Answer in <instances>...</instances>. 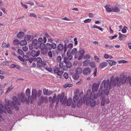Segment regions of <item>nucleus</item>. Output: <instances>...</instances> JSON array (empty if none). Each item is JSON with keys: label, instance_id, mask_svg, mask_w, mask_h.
I'll use <instances>...</instances> for the list:
<instances>
[{"label": "nucleus", "instance_id": "obj_47", "mask_svg": "<svg viewBox=\"0 0 131 131\" xmlns=\"http://www.w3.org/2000/svg\"><path fill=\"white\" fill-rule=\"evenodd\" d=\"M57 61L58 62H60L62 60V57L60 56H58L57 58Z\"/></svg>", "mask_w": 131, "mask_h": 131}, {"label": "nucleus", "instance_id": "obj_8", "mask_svg": "<svg viewBox=\"0 0 131 131\" xmlns=\"http://www.w3.org/2000/svg\"><path fill=\"white\" fill-rule=\"evenodd\" d=\"M67 56L64 58V63H67V62H70V60L72 58V56L69 55V53H67Z\"/></svg>", "mask_w": 131, "mask_h": 131}, {"label": "nucleus", "instance_id": "obj_37", "mask_svg": "<svg viewBox=\"0 0 131 131\" xmlns=\"http://www.w3.org/2000/svg\"><path fill=\"white\" fill-rule=\"evenodd\" d=\"M36 60L37 62L38 63H42V59L40 57H37L36 59Z\"/></svg>", "mask_w": 131, "mask_h": 131}, {"label": "nucleus", "instance_id": "obj_21", "mask_svg": "<svg viewBox=\"0 0 131 131\" xmlns=\"http://www.w3.org/2000/svg\"><path fill=\"white\" fill-rule=\"evenodd\" d=\"M92 98V99L91 98L90 100V103L91 107H93L95 106L96 104V101L94 99H93V98Z\"/></svg>", "mask_w": 131, "mask_h": 131}, {"label": "nucleus", "instance_id": "obj_20", "mask_svg": "<svg viewBox=\"0 0 131 131\" xmlns=\"http://www.w3.org/2000/svg\"><path fill=\"white\" fill-rule=\"evenodd\" d=\"M75 71L77 74H81L82 72V69L80 67H78L76 69Z\"/></svg>", "mask_w": 131, "mask_h": 131}, {"label": "nucleus", "instance_id": "obj_22", "mask_svg": "<svg viewBox=\"0 0 131 131\" xmlns=\"http://www.w3.org/2000/svg\"><path fill=\"white\" fill-rule=\"evenodd\" d=\"M94 94H95L94 93H92L91 91L90 90H88L87 93L86 94V95H87L88 96H90L91 98H93Z\"/></svg>", "mask_w": 131, "mask_h": 131}, {"label": "nucleus", "instance_id": "obj_57", "mask_svg": "<svg viewBox=\"0 0 131 131\" xmlns=\"http://www.w3.org/2000/svg\"><path fill=\"white\" fill-rule=\"evenodd\" d=\"M48 90L45 89H43V93L45 95H47L48 93Z\"/></svg>", "mask_w": 131, "mask_h": 131}, {"label": "nucleus", "instance_id": "obj_62", "mask_svg": "<svg viewBox=\"0 0 131 131\" xmlns=\"http://www.w3.org/2000/svg\"><path fill=\"white\" fill-rule=\"evenodd\" d=\"M60 68L59 67L57 68L54 69L53 71L54 72H59V71H60Z\"/></svg>", "mask_w": 131, "mask_h": 131}, {"label": "nucleus", "instance_id": "obj_54", "mask_svg": "<svg viewBox=\"0 0 131 131\" xmlns=\"http://www.w3.org/2000/svg\"><path fill=\"white\" fill-rule=\"evenodd\" d=\"M23 57H22L21 56H18V58L21 61H24L25 60V57L24 58H23L24 56V55L22 56Z\"/></svg>", "mask_w": 131, "mask_h": 131}, {"label": "nucleus", "instance_id": "obj_9", "mask_svg": "<svg viewBox=\"0 0 131 131\" xmlns=\"http://www.w3.org/2000/svg\"><path fill=\"white\" fill-rule=\"evenodd\" d=\"M31 52L32 56L34 57L38 56L40 53V51L39 50L36 51L35 50H32Z\"/></svg>", "mask_w": 131, "mask_h": 131}, {"label": "nucleus", "instance_id": "obj_3", "mask_svg": "<svg viewBox=\"0 0 131 131\" xmlns=\"http://www.w3.org/2000/svg\"><path fill=\"white\" fill-rule=\"evenodd\" d=\"M112 77H111L110 83H109V89L110 90L111 89L112 85L113 84L114 86H115L116 84L118 86H120L122 83L121 79L120 77L118 78V77H116L114 79V81L112 80Z\"/></svg>", "mask_w": 131, "mask_h": 131}, {"label": "nucleus", "instance_id": "obj_56", "mask_svg": "<svg viewBox=\"0 0 131 131\" xmlns=\"http://www.w3.org/2000/svg\"><path fill=\"white\" fill-rule=\"evenodd\" d=\"M39 99L40 103H43L44 100V97H43V96H41L40 97Z\"/></svg>", "mask_w": 131, "mask_h": 131}, {"label": "nucleus", "instance_id": "obj_44", "mask_svg": "<svg viewBox=\"0 0 131 131\" xmlns=\"http://www.w3.org/2000/svg\"><path fill=\"white\" fill-rule=\"evenodd\" d=\"M93 28H97L102 31H103V29L102 28L100 27H98L96 25H94V26L93 27Z\"/></svg>", "mask_w": 131, "mask_h": 131}, {"label": "nucleus", "instance_id": "obj_55", "mask_svg": "<svg viewBox=\"0 0 131 131\" xmlns=\"http://www.w3.org/2000/svg\"><path fill=\"white\" fill-rule=\"evenodd\" d=\"M77 49L76 48H74L72 50V51L71 52V54L74 55L76 52L77 51Z\"/></svg>", "mask_w": 131, "mask_h": 131}, {"label": "nucleus", "instance_id": "obj_29", "mask_svg": "<svg viewBox=\"0 0 131 131\" xmlns=\"http://www.w3.org/2000/svg\"><path fill=\"white\" fill-rule=\"evenodd\" d=\"M72 99L69 98L67 100V105L68 106H70L71 105L72 102Z\"/></svg>", "mask_w": 131, "mask_h": 131}, {"label": "nucleus", "instance_id": "obj_10", "mask_svg": "<svg viewBox=\"0 0 131 131\" xmlns=\"http://www.w3.org/2000/svg\"><path fill=\"white\" fill-rule=\"evenodd\" d=\"M99 83H94L93 84L92 87V91L94 93V92H97L99 87Z\"/></svg>", "mask_w": 131, "mask_h": 131}, {"label": "nucleus", "instance_id": "obj_46", "mask_svg": "<svg viewBox=\"0 0 131 131\" xmlns=\"http://www.w3.org/2000/svg\"><path fill=\"white\" fill-rule=\"evenodd\" d=\"M126 81L128 82L129 84L131 85V78L129 76H128L126 78Z\"/></svg>", "mask_w": 131, "mask_h": 131}, {"label": "nucleus", "instance_id": "obj_48", "mask_svg": "<svg viewBox=\"0 0 131 131\" xmlns=\"http://www.w3.org/2000/svg\"><path fill=\"white\" fill-rule=\"evenodd\" d=\"M13 106L14 107L15 110L17 111H18L19 110V107L18 106L16 105L15 104H15H14Z\"/></svg>", "mask_w": 131, "mask_h": 131}, {"label": "nucleus", "instance_id": "obj_28", "mask_svg": "<svg viewBox=\"0 0 131 131\" xmlns=\"http://www.w3.org/2000/svg\"><path fill=\"white\" fill-rule=\"evenodd\" d=\"M45 43L44 42L38 43V44H39L40 49H42L46 48V45Z\"/></svg>", "mask_w": 131, "mask_h": 131}, {"label": "nucleus", "instance_id": "obj_6", "mask_svg": "<svg viewBox=\"0 0 131 131\" xmlns=\"http://www.w3.org/2000/svg\"><path fill=\"white\" fill-rule=\"evenodd\" d=\"M90 96H88L87 95H84L83 98V102L84 103L86 102V104L89 105L90 104V101L91 98Z\"/></svg>", "mask_w": 131, "mask_h": 131}, {"label": "nucleus", "instance_id": "obj_35", "mask_svg": "<svg viewBox=\"0 0 131 131\" xmlns=\"http://www.w3.org/2000/svg\"><path fill=\"white\" fill-rule=\"evenodd\" d=\"M78 99L79 97L77 95H74L73 97V100L74 102V103L76 102L78 100Z\"/></svg>", "mask_w": 131, "mask_h": 131}, {"label": "nucleus", "instance_id": "obj_18", "mask_svg": "<svg viewBox=\"0 0 131 131\" xmlns=\"http://www.w3.org/2000/svg\"><path fill=\"white\" fill-rule=\"evenodd\" d=\"M120 78L121 79L122 83L123 84L125 83L126 81V78L124 74H123L121 75L120 76Z\"/></svg>", "mask_w": 131, "mask_h": 131}, {"label": "nucleus", "instance_id": "obj_24", "mask_svg": "<svg viewBox=\"0 0 131 131\" xmlns=\"http://www.w3.org/2000/svg\"><path fill=\"white\" fill-rule=\"evenodd\" d=\"M107 61L109 63L110 66H113L115 65L116 62L113 60H108Z\"/></svg>", "mask_w": 131, "mask_h": 131}, {"label": "nucleus", "instance_id": "obj_59", "mask_svg": "<svg viewBox=\"0 0 131 131\" xmlns=\"http://www.w3.org/2000/svg\"><path fill=\"white\" fill-rule=\"evenodd\" d=\"M12 86H13L12 85L8 88L6 91V92H9L13 89V88L12 87Z\"/></svg>", "mask_w": 131, "mask_h": 131}, {"label": "nucleus", "instance_id": "obj_61", "mask_svg": "<svg viewBox=\"0 0 131 131\" xmlns=\"http://www.w3.org/2000/svg\"><path fill=\"white\" fill-rule=\"evenodd\" d=\"M97 71V69L96 68H95L94 70V72L93 74L94 76H96V74Z\"/></svg>", "mask_w": 131, "mask_h": 131}, {"label": "nucleus", "instance_id": "obj_31", "mask_svg": "<svg viewBox=\"0 0 131 131\" xmlns=\"http://www.w3.org/2000/svg\"><path fill=\"white\" fill-rule=\"evenodd\" d=\"M126 37H127L126 35L123 34L121 36H119V39L121 40H124Z\"/></svg>", "mask_w": 131, "mask_h": 131}, {"label": "nucleus", "instance_id": "obj_53", "mask_svg": "<svg viewBox=\"0 0 131 131\" xmlns=\"http://www.w3.org/2000/svg\"><path fill=\"white\" fill-rule=\"evenodd\" d=\"M80 55V53L79 52H77L75 53L74 56V57L75 58H77L79 57Z\"/></svg>", "mask_w": 131, "mask_h": 131}, {"label": "nucleus", "instance_id": "obj_16", "mask_svg": "<svg viewBox=\"0 0 131 131\" xmlns=\"http://www.w3.org/2000/svg\"><path fill=\"white\" fill-rule=\"evenodd\" d=\"M33 36L30 35H27L24 38V39L27 41H30L33 39Z\"/></svg>", "mask_w": 131, "mask_h": 131}, {"label": "nucleus", "instance_id": "obj_4", "mask_svg": "<svg viewBox=\"0 0 131 131\" xmlns=\"http://www.w3.org/2000/svg\"><path fill=\"white\" fill-rule=\"evenodd\" d=\"M0 111H2V113H4L6 115L7 114H11L12 113V111L8 106L7 104L6 103L4 105V106L2 104H0Z\"/></svg>", "mask_w": 131, "mask_h": 131}, {"label": "nucleus", "instance_id": "obj_14", "mask_svg": "<svg viewBox=\"0 0 131 131\" xmlns=\"http://www.w3.org/2000/svg\"><path fill=\"white\" fill-rule=\"evenodd\" d=\"M32 96L34 99H35L37 97H38L37 92L36 89H34L32 90Z\"/></svg>", "mask_w": 131, "mask_h": 131}, {"label": "nucleus", "instance_id": "obj_51", "mask_svg": "<svg viewBox=\"0 0 131 131\" xmlns=\"http://www.w3.org/2000/svg\"><path fill=\"white\" fill-rule=\"evenodd\" d=\"M90 65L92 68H94L95 67V63L93 62H90Z\"/></svg>", "mask_w": 131, "mask_h": 131}, {"label": "nucleus", "instance_id": "obj_7", "mask_svg": "<svg viewBox=\"0 0 131 131\" xmlns=\"http://www.w3.org/2000/svg\"><path fill=\"white\" fill-rule=\"evenodd\" d=\"M18 97L19 100L21 102L23 103L26 101V103H28V101L26 97L25 98L24 94L23 93H21L20 95Z\"/></svg>", "mask_w": 131, "mask_h": 131}, {"label": "nucleus", "instance_id": "obj_40", "mask_svg": "<svg viewBox=\"0 0 131 131\" xmlns=\"http://www.w3.org/2000/svg\"><path fill=\"white\" fill-rule=\"evenodd\" d=\"M90 61L89 60H84L83 63V64L84 66L88 65V64L90 63Z\"/></svg>", "mask_w": 131, "mask_h": 131}, {"label": "nucleus", "instance_id": "obj_38", "mask_svg": "<svg viewBox=\"0 0 131 131\" xmlns=\"http://www.w3.org/2000/svg\"><path fill=\"white\" fill-rule=\"evenodd\" d=\"M60 99V94H58V95L56 97V105H57L58 104Z\"/></svg>", "mask_w": 131, "mask_h": 131}, {"label": "nucleus", "instance_id": "obj_15", "mask_svg": "<svg viewBox=\"0 0 131 131\" xmlns=\"http://www.w3.org/2000/svg\"><path fill=\"white\" fill-rule=\"evenodd\" d=\"M23 58L25 57V60L27 61V60L29 59L32 56L31 51L28 52L26 53V55H24Z\"/></svg>", "mask_w": 131, "mask_h": 131}, {"label": "nucleus", "instance_id": "obj_11", "mask_svg": "<svg viewBox=\"0 0 131 131\" xmlns=\"http://www.w3.org/2000/svg\"><path fill=\"white\" fill-rule=\"evenodd\" d=\"M91 72V69L89 68H85L83 71L84 75H88Z\"/></svg>", "mask_w": 131, "mask_h": 131}, {"label": "nucleus", "instance_id": "obj_64", "mask_svg": "<svg viewBox=\"0 0 131 131\" xmlns=\"http://www.w3.org/2000/svg\"><path fill=\"white\" fill-rule=\"evenodd\" d=\"M94 58L95 60L97 62H99V58L98 56H94Z\"/></svg>", "mask_w": 131, "mask_h": 131}, {"label": "nucleus", "instance_id": "obj_50", "mask_svg": "<svg viewBox=\"0 0 131 131\" xmlns=\"http://www.w3.org/2000/svg\"><path fill=\"white\" fill-rule=\"evenodd\" d=\"M127 27H124L122 30V32L123 33H125L126 32V28H127Z\"/></svg>", "mask_w": 131, "mask_h": 131}, {"label": "nucleus", "instance_id": "obj_49", "mask_svg": "<svg viewBox=\"0 0 131 131\" xmlns=\"http://www.w3.org/2000/svg\"><path fill=\"white\" fill-rule=\"evenodd\" d=\"M13 43L15 45H17L20 43L19 41L17 39H15L13 40Z\"/></svg>", "mask_w": 131, "mask_h": 131}, {"label": "nucleus", "instance_id": "obj_26", "mask_svg": "<svg viewBox=\"0 0 131 131\" xmlns=\"http://www.w3.org/2000/svg\"><path fill=\"white\" fill-rule=\"evenodd\" d=\"M110 6L108 5H106L105 6V8L106 11L108 12H112V8H110Z\"/></svg>", "mask_w": 131, "mask_h": 131}, {"label": "nucleus", "instance_id": "obj_19", "mask_svg": "<svg viewBox=\"0 0 131 131\" xmlns=\"http://www.w3.org/2000/svg\"><path fill=\"white\" fill-rule=\"evenodd\" d=\"M83 103H84L83 102V100H82V98L80 99L77 103V107H80Z\"/></svg>", "mask_w": 131, "mask_h": 131}, {"label": "nucleus", "instance_id": "obj_41", "mask_svg": "<svg viewBox=\"0 0 131 131\" xmlns=\"http://www.w3.org/2000/svg\"><path fill=\"white\" fill-rule=\"evenodd\" d=\"M18 53L19 54L21 55V56L24 55V53L23 51L21 49H18Z\"/></svg>", "mask_w": 131, "mask_h": 131}, {"label": "nucleus", "instance_id": "obj_39", "mask_svg": "<svg viewBox=\"0 0 131 131\" xmlns=\"http://www.w3.org/2000/svg\"><path fill=\"white\" fill-rule=\"evenodd\" d=\"M25 93L26 95L28 96H30V92L29 89L28 88L27 89Z\"/></svg>", "mask_w": 131, "mask_h": 131}, {"label": "nucleus", "instance_id": "obj_27", "mask_svg": "<svg viewBox=\"0 0 131 131\" xmlns=\"http://www.w3.org/2000/svg\"><path fill=\"white\" fill-rule=\"evenodd\" d=\"M24 33L23 32H20L17 35V37L19 38H21L24 36Z\"/></svg>", "mask_w": 131, "mask_h": 131}, {"label": "nucleus", "instance_id": "obj_58", "mask_svg": "<svg viewBox=\"0 0 131 131\" xmlns=\"http://www.w3.org/2000/svg\"><path fill=\"white\" fill-rule=\"evenodd\" d=\"M90 58V56L89 55L86 54L85 55L84 57V59H88Z\"/></svg>", "mask_w": 131, "mask_h": 131}, {"label": "nucleus", "instance_id": "obj_60", "mask_svg": "<svg viewBox=\"0 0 131 131\" xmlns=\"http://www.w3.org/2000/svg\"><path fill=\"white\" fill-rule=\"evenodd\" d=\"M42 92V91L40 90H39L37 92V95L38 97H39L41 95V94Z\"/></svg>", "mask_w": 131, "mask_h": 131}, {"label": "nucleus", "instance_id": "obj_43", "mask_svg": "<svg viewBox=\"0 0 131 131\" xmlns=\"http://www.w3.org/2000/svg\"><path fill=\"white\" fill-rule=\"evenodd\" d=\"M79 74H77L76 72L73 75V78L74 79H78L79 77Z\"/></svg>", "mask_w": 131, "mask_h": 131}, {"label": "nucleus", "instance_id": "obj_34", "mask_svg": "<svg viewBox=\"0 0 131 131\" xmlns=\"http://www.w3.org/2000/svg\"><path fill=\"white\" fill-rule=\"evenodd\" d=\"M8 105H9L10 106H12V105H13L14 104H15V102L13 101H12L10 100H9L7 102Z\"/></svg>", "mask_w": 131, "mask_h": 131}, {"label": "nucleus", "instance_id": "obj_25", "mask_svg": "<svg viewBox=\"0 0 131 131\" xmlns=\"http://www.w3.org/2000/svg\"><path fill=\"white\" fill-rule=\"evenodd\" d=\"M112 12H118L120 11L119 8L116 7H112Z\"/></svg>", "mask_w": 131, "mask_h": 131}, {"label": "nucleus", "instance_id": "obj_42", "mask_svg": "<svg viewBox=\"0 0 131 131\" xmlns=\"http://www.w3.org/2000/svg\"><path fill=\"white\" fill-rule=\"evenodd\" d=\"M73 86V84H71L66 83L64 86V87L66 88L67 87L70 88Z\"/></svg>", "mask_w": 131, "mask_h": 131}, {"label": "nucleus", "instance_id": "obj_30", "mask_svg": "<svg viewBox=\"0 0 131 131\" xmlns=\"http://www.w3.org/2000/svg\"><path fill=\"white\" fill-rule=\"evenodd\" d=\"M41 50V53L42 54H46L48 52V50H47L45 48L40 49Z\"/></svg>", "mask_w": 131, "mask_h": 131}, {"label": "nucleus", "instance_id": "obj_13", "mask_svg": "<svg viewBox=\"0 0 131 131\" xmlns=\"http://www.w3.org/2000/svg\"><path fill=\"white\" fill-rule=\"evenodd\" d=\"M56 97L57 95L55 94H54L53 98L51 96L49 97L48 98L49 101L50 102H51L52 103H54L56 101Z\"/></svg>", "mask_w": 131, "mask_h": 131}, {"label": "nucleus", "instance_id": "obj_36", "mask_svg": "<svg viewBox=\"0 0 131 131\" xmlns=\"http://www.w3.org/2000/svg\"><path fill=\"white\" fill-rule=\"evenodd\" d=\"M33 97L31 96H28V100L29 103L31 104H32L33 102Z\"/></svg>", "mask_w": 131, "mask_h": 131}, {"label": "nucleus", "instance_id": "obj_12", "mask_svg": "<svg viewBox=\"0 0 131 131\" xmlns=\"http://www.w3.org/2000/svg\"><path fill=\"white\" fill-rule=\"evenodd\" d=\"M65 63L66 64L64 65L63 66V70H65L68 69L70 68L72 66V64L70 62Z\"/></svg>", "mask_w": 131, "mask_h": 131}, {"label": "nucleus", "instance_id": "obj_23", "mask_svg": "<svg viewBox=\"0 0 131 131\" xmlns=\"http://www.w3.org/2000/svg\"><path fill=\"white\" fill-rule=\"evenodd\" d=\"M107 66V63L106 62H104L100 63L99 67L100 69H102L105 67Z\"/></svg>", "mask_w": 131, "mask_h": 131}, {"label": "nucleus", "instance_id": "obj_45", "mask_svg": "<svg viewBox=\"0 0 131 131\" xmlns=\"http://www.w3.org/2000/svg\"><path fill=\"white\" fill-rule=\"evenodd\" d=\"M55 74H56L60 77L61 76L63 73V72L61 71H59V72H54Z\"/></svg>", "mask_w": 131, "mask_h": 131}, {"label": "nucleus", "instance_id": "obj_2", "mask_svg": "<svg viewBox=\"0 0 131 131\" xmlns=\"http://www.w3.org/2000/svg\"><path fill=\"white\" fill-rule=\"evenodd\" d=\"M63 42L64 43V45L60 43L57 47H56L57 51H62L64 49V52L65 53L68 49L67 52V53L68 54L70 52L71 49L73 48V44L71 43H70L68 44V39L64 41Z\"/></svg>", "mask_w": 131, "mask_h": 131}, {"label": "nucleus", "instance_id": "obj_63", "mask_svg": "<svg viewBox=\"0 0 131 131\" xmlns=\"http://www.w3.org/2000/svg\"><path fill=\"white\" fill-rule=\"evenodd\" d=\"M34 59V58H32L31 57L30 58H29L27 60V61L28 60L29 61V62L30 63H31L33 60Z\"/></svg>", "mask_w": 131, "mask_h": 131}, {"label": "nucleus", "instance_id": "obj_33", "mask_svg": "<svg viewBox=\"0 0 131 131\" xmlns=\"http://www.w3.org/2000/svg\"><path fill=\"white\" fill-rule=\"evenodd\" d=\"M32 46H34L38 45V41L37 39H34L32 41Z\"/></svg>", "mask_w": 131, "mask_h": 131}, {"label": "nucleus", "instance_id": "obj_32", "mask_svg": "<svg viewBox=\"0 0 131 131\" xmlns=\"http://www.w3.org/2000/svg\"><path fill=\"white\" fill-rule=\"evenodd\" d=\"M27 44V41L25 39L21 41L20 42V44L21 46L25 45H26Z\"/></svg>", "mask_w": 131, "mask_h": 131}, {"label": "nucleus", "instance_id": "obj_52", "mask_svg": "<svg viewBox=\"0 0 131 131\" xmlns=\"http://www.w3.org/2000/svg\"><path fill=\"white\" fill-rule=\"evenodd\" d=\"M22 49L23 51L26 52L28 50V47L25 46L22 47Z\"/></svg>", "mask_w": 131, "mask_h": 131}, {"label": "nucleus", "instance_id": "obj_1", "mask_svg": "<svg viewBox=\"0 0 131 131\" xmlns=\"http://www.w3.org/2000/svg\"><path fill=\"white\" fill-rule=\"evenodd\" d=\"M109 80H107L106 81L105 80L103 81L101 83V87L100 90H102L103 88L104 89L102 90L101 92L99 91L98 93L96 94V95L94 94L93 98L96 99L98 98H100L102 99L101 102V105L102 106L104 105L105 98V95H108L109 92V90L108 89V86L109 85Z\"/></svg>", "mask_w": 131, "mask_h": 131}, {"label": "nucleus", "instance_id": "obj_5", "mask_svg": "<svg viewBox=\"0 0 131 131\" xmlns=\"http://www.w3.org/2000/svg\"><path fill=\"white\" fill-rule=\"evenodd\" d=\"M45 48L47 50H50L52 49H54L56 48V44L55 43L52 42L51 44L47 43L46 45Z\"/></svg>", "mask_w": 131, "mask_h": 131}, {"label": "nucleus", "instance_id": "obj_17", "mask_svg": "<svg viewBox=\"0 0 131 131\" xmlns=\"http://www.w3.org/2000/svg\"><path fill=\"white\" fill-rule=\"evenodd\" d=\"M79 52L80 53V55L78 58V59L79 60H80L82 58V57L84 56V54L85 52V51L81 49Z\"/></svg>", "mask_w": 131, "mask_h": 131}]
</instances>
